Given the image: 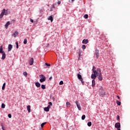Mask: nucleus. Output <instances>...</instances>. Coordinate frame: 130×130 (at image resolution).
Segmentation results:
<instances>
[{
    "instance_id": "f257e3e1",
    "label": "nucleus",
    "mask_w": 130,
    "mask_h": 130,
    "mask_svg": "<svg viewBox=\"0 0 130 130\" xmlns=\"http://www.w3.org/2000/svg\"><path fill=\"white\" fill-rule=\"evenodd\" d=\"M92 71V73H93V74H91V78L92 79H93V80H95V79L97 78V76L101 74V69H100V68H98L96 70V67H95V66H93Z\"/></svg>"
},
{
    "instance_id": "f03ea898",
    "label": "nucleus",
    "mask_w": 130,
    "mask_h": 130,
    "mask_svg": "<svg viewBox=\"0 0 130 130\" xmlns=\"http://www.w3.org/2000/svg\"><path fill=\"white\" fill-rule=\"evenodd\" d=\"M40 82L41 83H43V82H45V81H46V78L45 77V76H44V75L42 74L40 75Z\"/></svg>"
},
{
    "instance_id": "7ed1b4c3",
    "label": "nucleus",
    "mask_w": 130,
    "mask_h": 130,
    "mask_svg": "<svg viewBox=\"0 0 130 130\" xmlns=\"http://www.w3.org/2000/svg\"><path fill=\"white\" fill-rule=\"evenodd\" d=\"M77 77L79 79V80H80V81H81V83L84 84V80H83V78L82 77V75H81L79 74H77Z\"/></svg>"
},
{
    "instance_id": "20e7f679",
    "label": "nucleus",
    "mask_w": 130,
    "mask_h": 130,
    "mask_svg": "<svg viewBox=\"0 0 130 130\" xmlns=\"http://www.w3.org/2000/svg\"><path fill=\"white\" fill-rule=\"evenodd\" d=\"M100 94L101 95V96H104L105 95V91L104 90L103 88H101L100 89Z\"/></svg>"
},
{
    "instance_id": "39448f33",
    "label": "nucleus",
    "mask_w": 130,
    "mask_h": 130,
    "mask_svg": "<svg viewBox=\"0 0 130 130\" xmlns=\"http://www.w3.org/2000/svg\"><path fill=\"white\" fill-rule=\"evenodd\" d=\"M5 13H6V9H3L2 13L0 15V19H2V18L4 17V15H5Z\"/></svg>"
},
{
    "instance_id": "423d86ee",
    "label": "nucleus",
    "mask_w": 130,
    "mask_h": 130,
    "mask_svg": "<svg viewBox=\"0 0 130 130\" xmlns=\"http://www.w3.org/2000/svg\"><path fill=\"white\" fill-rule=\"evenodd\" d=\"M75 104L77 105V108L78 110H82V109L81 108V106L80 105V104H79V102H78L77 101H76L75 102Z\"/></svg>"
},
{
    "instance_id": "0eeeda50",
    "label": "nucleus",
    "mask_w": 130,
    "mask_h": 130,
    "mask_svg": "<svg viewBox=\"0 0 130 130\" xmlns=\"http://www.w3.org/2000/svg\"><path fill=\"white\" fill-rule=\"evenodd\" d=\"M98 77V79H99V81H102L103 80V77H102V73L99 74V75L96 76Z\"/></svg>"
},
{
    "instance_id": "6e6552de",
    "label": "nucleus",
    "mask_w": 130,
    "mask_h": 130,
    "mask_svg": "<svg viewBox=\"0 0 130 130\" xmlns=\"http://www.w3.org/2000/svg\"><path fill=\"white\" fill-rule=\"evenodd\" d=\"M115 127H116V128H120V123H116L115 124Z\"/></svg>"
},
{
    "instance_id": "1a4fd4ad",
    "label": "nucleus",
    "mask_w": 130,
    "mask_h": 130,
    "mask_svg": "<svg viewBox=\"0 0 130 130\" xmlns=\"http://www.w3.org/2000/svg\"><path fill=\"white\" fill-rule=\"evenodd\" d=\"M29 65L32 66L33 64V63H34V58H31L29 59Z\"/></svg>"
},
{
    "instance_id": "9d476101",
    "label": "nucleus",
    "mask_w": 130,
    "mask_h": 130,
    "mask_svg": "<svg viewBox=\"0 0 130 130\" xmlns=\"http://www.w3.org/2000/svg\"><path fill=\"white\" fill-rule=\"evenodd\" d=\"M19 35V32L18 31H15L13 34L12 35V36H13V37L16 38V36H18Z\"/></svg>"
},
{
    "instance_id": "9b49d317",
    "label": "nucleus",
    "mask_w": 130,
    "mask_h": 130,
    "mask_svg": "<svg viewBox=\"0 0 130 130\" xmlns=\"http://www.w3.org/2000/svg\"><path fill=\"white\" fill-rule=\"evenodd\" d=\"M95 55H96V58H98V57H99V50L97 49H95Z\"/></svg>"
},
{
    "instance_id": "f8f14e48",
    "label": "nucleus",
    "mask_w": 130,
    "mask_h": 130,
    "mask_svg": "<svg viewBox=\"0 0 130 130\" xmlns=\"http://www.w3.org/2000/svg\"><path fill=\"white\" fill-rule=\"evenodd\" d=\"M82 43L83 44H87V43H89V40H86V39H84L83 41H82Z\"/></svg>"
},
{
    "instance_id": "ddd939ff",
    "label": "nucleus",
    "mask_w": 130,
    "mask_h": 130,
    "mask_svg": "<svg viewBox=\"0 0 130 130\" xmlns=\"http://www.w3.org/2000/svg\"><path fill=\"white\" fill-rule=\"evenodd\" d=\"M48 20H49V21H51V22H53V16L52 15V16H50L48 17Z\"/></svg>"
},
{
    "instance_id": "4468645a",
    "label": "nucleus",
    "mask_w": 130,
    "mask_h": 130,
    "mask_svg": "<svg viewBox=\"0 0 130 130\" xmlns=\"http://www.w3.org/2000/svg\"><path fill=\"white\" fill-rule=\"evenodd\" d=\"M9 25H11V22L10 21H8L7 23H6V24H5L6 29H8Z\"/></svg>"
},
{
    "instance_id": "2eb2a0df",
    "label": "nucleus",
    "mask_w": 130,
    "mask_h": 130,
    "mask_svg": "<svg viewBox=\"0 0 130 130\" xmlns=\"http://www.w3.org/2000/svg\"><path fill=\"white\" fill-rule=\"evenodd\" d=\"M27 110L28 113L31 112V106L28 105L27 106Z\"/></svg>"
},
{
    "instance_id": "dca6fc26",
    "label": "nucleus",
    "mask_w": 130,
    "mask_h": 130,
    "mask_svg": "<svg viewBox=\"0 0 130 130\" xmlns=\"http://www.w3.org/2000/svg\"><path fill=\"white\" fill-rule=\"evenodd\" d=\"M12 48H13V46H12L11 44H9L8 45V51H11L12 50Z\"/></svg>"
},
{
    "instance_id": "f3484780",
    "label": "nucleus",
    "mask_w": 130,
    "mask_h": 130,
    "mask_svg": "<svg viewBox=\"0 0 130 130\" xmlns=\"http://www.w3.org/2000/svg\"><path fill=\"white\" fill-rule=\"evenodd\" d=\"M5 52H4V48H3V46H1L0 47V53H4Z\"/></svg>"
},
{
    "instance_id": "a211bd4d",
    "label": "nucleus",
    "mask_w": 130,
    "mask_h": 130,
    "mask_svg": "<svg viewBox=\"0 0 130 130\" xmlns=\"http://www.w3.org/2000/svg\"><path fill=\"white\" fill-rule=\"evenodd\" d=\"M6 58V53H2V59L4 60Z\"/></svg>"
},
{
    "instance_id": "6ab92c4d",
    "label": "nucleus",
    "mask_w": 130,
    "mask_h": 130,
    "mask_svg": "<svg viewBox=\"0 0 130 130\" xmlns=\"http://www.w3.org/2000/svg\"><path fill=\"white\" fill-rule=\"evenodd\" d=\"M35 85H36V87H37L38 88H40V86H41V84H40L39 83V82H36L35 83Z\"/></svg>"
},
{
    "instance_id": "aec40b11",
    "label": "nucleus",
    "mask_w": 130,
    "mask_h": 130,
    "mask_svg": "<svg viewBox=\"0 0 130 130\" xmlns=\"http://www.w3.org/2000/svg\"><path fill=\"white\" fill-rule=\"evenodd\" d=\"M95 79H93L92 81V87H93V88H94V87H95Z\"/></svg>"
},
{
    "instance_id": "412c9836",
    "label": "nucleus",
    "mask_w": 130,
    "mask_h": 130,
    "mask_svg": "<svg viewBox=\"0 0 130 130\" xmlns=\"http://www.w3.org/2000/svg\"><path fill=\"white\" fill-rule=\"evenodd\" d=\"M4 15H5V16H7V15H9V11L8 10V9H7L6 10H5Z\"/></svg>"
},
{
    "instance_id": "4be33fe9",
    "label": "nucleus",
    "mask_w": 130,
    "mask_h": 130,
    "mask_svg": "<svg viewBox=\"0 0 130 130\" xmlns=\"http://www.w3.org/2000/svg\"><path fill=\"white\" fill-rule=\"evenodd\" d=\"M66 105L68 107H71V103L70 102H67Z\"/></svg>"
},
{
    "instance_id": "5701e85b",
    "label": "nucleus",
    "mask_w": 130,
    "mask_h": 130,
    "mask_svg": "<svg viewBox=\"0 0 130 130\" xmlns=\"http://www.w3.org/2000/svg\"><path fill=\"white\" fill-rule=\"evenodd\" d=\"M41 88H42V89H43V90L46 89V87L45 86V85L44 84H42L41 85Z\"/></svg>"
},
{
    "instance_id": "b1692460",
    "label": "nucleus",
    "mask_w": 130,
    "mask_h": 130,
    "mask_svg": "<svg viewBox=\"0 0 130 130\" xmlns=\"http://www.w3.org/2000/svg\"><path fill=\"white\" fill-rule=\"evenodd\" d=\"M116 103L119 106H120V105H121V102H120V101H117Z\"/></svg>"
},
{
    "instance_id": "393cba45",
    "label": "nucleus",
    "mask_w": 130,
    "mask_h": 130,
    "mask_svg": "<svg viewBox=\"0 0 130 130\" xmlns=\"http://www.w3.org/2000/svg\"><path fill=\"white\" fill-rule=\"evenodd\" d=\"M23 76H24V77H27V76H28V74L26 72H24L23 73Z\"/></svg>"
},
{
    "instance_id": "a878e982",
    "label": "nucleus",
    "mask_w": 130,
    "mask_h": 130,
    "mask_svg": "<svg viewBox=\"0 0 130 130\" xmlns=\"http://www.w3.org/2000/svg\"><path fill=\"white\" fill-rule=\"evenodd\" d=\"M89 17V15H88V14H85L84 15L83 17L84 18V19H88V17Z\"/></svg>"
},
{
    "instance_id": "bb28decb",
    "label": "nucleus",
    "mask_w": 130,
    "mask_h": 130,
    "mask_svg": "<svg viewBox=\"0 0 130 130\" xmlns=\"http://www.w3.org/2000/svg\"><path fill=\"white\" fill-rule=\"evenodd\" d=\"M6 87V83H4L3 84V85L2 86V90H5V88Z\"/></svg>"
},
{
    "instance_id": "cd10ccee",
    "label": "nucleus",
    "mask_w": 130,
    "mask_h": 130,
    "mask_svg": "<svg viewBox=\"0 0 130 130\" xmlns=\"http://www.w3.org/2000/svg\"><path fill=\"white\" fill-rule=\"evenodd\" d=\"M44 110H45V111H46V112H48V111H49V109L47 107H45L44 108Z\"/></svg>"
},
{
    "instance_id": "c85d7f7f",
    "label": "nucleus",
    "mask_w": 130,
    "mask_h": 130,
    "mask_svg": "<svg viewBox=\"0 0 130 130\" xmlns=\"http://www.w3.org/2000/svg\"><path fill=\"white\" fill-rule=\"evenodd\" d=\"M85 118H86V115H83L82 117H81L82 120H84L85 119Z\"/></svg>"
},
{
    "instance_id": "c756f323",
    "label": "nucleus",
    "mask_w": 130,
    "mask_h": 130,
    "mask_svg": "<svg viewBox=\"0 0 130 130\" xmlns=\"http://www.w3.org/2000/svg\"><path fill=\"white\" fill-rule=\"evenodd\" d=\"M1 108L4 109L6 108V105H5V104H2V106H1Z\"/></svg>"
},
{
    "instance_id": "7c9ffc66",
    "label": "nucleus",
    "mask_w": 130,
    "mask_h": 130,
    "mask_svg": "<svg viewBox=\"0 0 130 130\" xmlns=\"http://www.w3.org/2000/svg\"><path fill=\"white\" fill-rule=\"evenodd\" d=\"M87 125H88V126H91V125H92V122H88L87 123Z\"/></svg>"
},
{
    "instance_id": "2f4dec72",
    "label": "nucleus",
    "mask_w": 130,
    "mask_h": 130,
    "mask_svg": "<svg viewBox=\"0 0 130 130\" xmlns=\"http://www.w3.org/2000/svg\"><path fill=\"white\" fill-rule=\"evenodd\" d=\"M45 124H46V122H43V123L41 124V127H43V126H44V125H45Z\"/></svg>"
},
{
    "instance_id": "473e14b6",
    "label": "nucleus",
    "mask_w": 130,
    "mask_h": 130,
    "mask_svg": "<svg viewBox=\"0 0 130 130\" xmlns=\"http://www.w3.org/2000/svg\"><path fill=\"white\" fill-rule=\"evenodd\" d=\"M24 44H27V39H25L23 41Z\"/></svg>"
},
{
    "instance_id": "72a5a7b5",
    "label": "nucleus",
    "mask_w": 130,
    "mask_h": 130,
    "mask_svg": "<svg viewBox=\"0 0 130 130\" xmlns=\"http://www.w3.org/2000/svg\"><path fill=\"white\" fill-rule=\"evenodd\" d=\"M82 49H86V45H83L82 46Z\"/></svg>"
},
{
    "instance_id": "f704fd0d",
    "label": "nucleus",
    "mask_w": 130,
    "mask_h": 130,
    "mask_svg": "<svg viewBox=\"0 0 130 130\" xmlns=\"http://www.w3.org/2000/svg\"><path fill=\"white\" fill-rule=\"evenodd\" d=\"M16 48H19V43H18V42H16Z\"/></svg>"
},
{
    "instance_id": "c9c22d12",
    "label": "nucleus",
    "mask_w": 130,
    "mask_h": 130,
    "mask_svg": "<svg viewBox=\"0 0 130 130\" xmlns=\"http://www.w3.org/2000/svg\"><path fill=\"white\" fill-rule=\"evenodd\" d=\"M59 85H63V81H61L59 82Z\"/></svg>"
},
{
    "instance_id": "e433bc0d",
    "label": "nucleus",
    "mask_w": 130,
    "mask_h": 130,
    "mask_svg": "<svg viewBox=\"0 0 130 130\" xmlns=\"http://www.w3.org/2000/svg\"><path fill=\"white\" fill-rule=\"evenodd\" d=\"M8 117H9V118H12V114H8Z\"/></svg>"
},
{
    "instance_id": "4c0bfd02",
    "label": "nucleus",
    "mask_w": 130,
    "mask_h": 130,
    "mask_svg": "<svg viewBox=\"0 0 130 130\" xmlns=\"http://www.w3.org/2000/svg\"><path fill=\"white\" fill-rule=\"evenodd\" d=\"M46 66H47L48 67H50V64L49 63H45Z\"/></svg>"
},
{
    "instance_id": "58836bf2",
    "label": "nucleus",
    "mask_w": 130,
    "mask_h": 130,
    "mask_svg": "<svg viewBox=\"0 0 130 130\" xmlns=\"http://www.w3.org/2000/svg\"><path fill=\"white\" fill-rule=\"evenodd\" d=\"M120 118H119V116L117 115V120H119Z\"/></svg>"
},
{
    "instance_id": "ea45409f",
    "label": "nucleus",
    "mask_w": 130,
    "mask_h": 130,
    "mask_svg": "<svg viewBox=\"0 0 130 130\" xmlns=\"http://www.w3.org/2000/svg\"><path fill=\"white\" fill-rule=\"evenodd\" d=\"M61 3V2L60 1H58V3H57L58 5H60Z\"/></svg>"
},
{
    "instance_id": "a19ab883",
    "label": "nucleus",
    "mask_w": 130,
    "mask_h": 130,
    "mask_svg": "<svg viewBox=\"0 0 130 130\" xmlns=\"http://www.w3.org/2000/svg\"><path fill=\"white\" fill-rule=\"evenodd\" d=\"M30 22L31 23H34V20L33 19H30Z\"/></svg>"
},
{
    "instance_id": "79ce46f5",
    "label": "nucleus",
    "mask_w": 130,
    "mask_h": 130,
    "mask_svg": "<svg viewBox=\"0 0 130 130\" xmlns=\"http://www.w3.org/2000/svg\"><path fill=\"white\" fill-rule=\"evenodd\" d=\"M2 126L3 130H6V129H5V127H4V126L3 125H2Z\"/></svg>"
},
{
    "instance_id": "37998d69",
    "label": "nucleus",
    "mask_w": 130,
    "mask_h": 130,
    "mask_svg": "<svg viewBox=\"0 0 130 130\" xmlns=\"http://www.w3.org/2000/svg\"><path fill=\"white\" fill-rule=\"evenodd\" d=\"M49 105H52V103H51V102H49Z\"/></svg>"
},
{
    "instance_id": "c03bdc74",
    "label": "nucleus",
    "mask_w": 130,
    "mask_h": 130,
    "mask_svg": "<svg viewBox=\"0 0 130 130\" xmlns=\"http://www.w3.org/2000/svg\"><path fill=\"white\" fill-rule=\"evenodd\" d=\"M47 108H48V109H49V108H50V105H48Z\"/></svg>"
},
{
    "instance_id": "a18cd8bd",
    "label": "nucleus",
    "mask_w": 130,
    "mask_h": 130,
    "mask_svg": "<svg viewBox=\"0 0 130 130\" xmlns=\"http://www.w3.org/2000/svg\"><path fill=\"white\" fill-rule=\"evenodd\" d=\"M116 97H117V98H118V99H120V98L119 97V96L117 95Z\"/></svg>"
},
{
    "instance_id": "49530a36",
    "label": "nucleus",
    "mask_w": 130,
    "mask_h": 130,
    "mask_svg": "<svg viewBox=\"0 0 130 130\" xmlns=\"http://www.w3.org/2000/svg\"><path fill=\"white\" fill-rule=\"evenodd\" d=\"M52 77H50V78H49V80H52Z\"/></svg>"
},
{
    "instance_id": "de8ad7c7",
    "label": "nucleus",
    "mask_w": 130,
    "mask_h": 130,
    "mask_svg": "<svg viewBox=\"0 0 130 130\" xmlns=\"http://www.w3.org/2000/svg\"><path fill=\"white\" fill-rule=\"evenodd\" d=\"M72 3H74L75 2V0H72Z\"/></svg>"
},
{
    "instance_id": "09e8293b",
    "label": "nucleus",
    "mask_w": 130,
    "mask_h": 130,
    "mask_svg": "<svg viewBox=\"0 0 130 130\" xmlns=\"http://www.w3.org/2000/svg\"><path fill=\"white\" fill-rule=\"evenodd\" d=\"M117 130H120V128H117Z\"/></svg>"
},
{
    "instance_id": "8fccbe9b",
    "label": "nucleus",
    "mask_w": 130,
    "mask_h": 130,
    "mask_svg": "<svg viewBox=\"0 0 130 130\" xmlns=\"http://www.w3.org/2000/svg\"><path fill=\"white\" fill-rule=\"evenodd\" d=\"M78 74L80 75V74H81V72H79Z\"/></svg>"
},
{
    "instance_id": "3c124183",
    "label": "nucleus",
    "mask_w": 130,
    "mask_h": 130,
    "mask_svg": "<svg viewBox=\"0 0 130 130\" xmlns=\"http://www.w3.org/2000/svg\"><path fill=\"white\" fill-rule=\"evenodd\" d=\"M80 53H79V56H80Z\"/></svg>"
}]
</instances>
